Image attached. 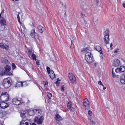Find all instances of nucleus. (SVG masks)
<instances>
[{
  "instance_id": "obj_1",
  "label": "nucleus",
  "mask_w": 125,
  "mask_h": 125,
  "mask_svg": "<svg viewBox=\"0 0 125 125\" xmlns=\"http://www.w3.org/2000/svg\"><path fill=\"white\" fill-rule=\"evenodd\" d=\"M12 81L10 78L4 79L2 83V85L5 88H7L10 87L12 84Z\"/></svg>"
},
{
  "instance_id": "obj_2",
  "label": "nucleus",
  "mask_w": 125,
  "mask_h": 125,
  "mask_svg": "<svg viewBox=\"0 0 125 125\" xmlns=\"http://www.w3.org/2000/svg\"><path fill=\"white\" fill-rule=\"evenodd\" d=\"M10 67L8 65H6L5 66L3 70L0 73V75L2 76L4 75H10L11 74L10 72Z\"/></svg>"
},
{
  "instance_id": "obj_3",
  "label": "nucleus",
  "mask_w": 125,
  "mask_h": 125,
  "mask_svg": "<svg viewBox=\"0 0 125 125\" xmlns=\"http://www.w3.org/2000/svg\"><path fill=\"white\" fill-rule=\"evenodd\" d=\"M85 59L89 63H92L93 61V56L90 52H88L85 53Z\"/></svg>"
},
{
  "instance_id": "obj_4",
  "label": "nucleus",
  "mask_w": 125,
  "mask_h": 125,
  "mask_svg": "<svg viewBox=\"0 0 125 125\" xmlns=\"http://www.w3.org/2000/svg\"><path fill=\"white\" fill-rule=\"evenodd\" d=\"M109 34V30L108 29H107L105 31L103 38L105 44H107L109 43L110 41Z\"/></svg>"
},
{
  "instance_id": "obj_5",
  "label": "nucleus",
  "mask_w": 125,
  "mask_h": 125,
  "mask_svg": "<svg viewBox=\"0 0 125 125\" xmlns=\"http://www.w3.org/2000/svg\"><path fill=\"white\" fill-rule=\"evenodd\" d=\"M83 106L84 109L86 110H88L90 108L89 103L87 99H85L83 100Z\"/></svg>"
},
{
  "instance_id": "obj_6",
  "label": "nucleus",
  "mask_w": 125,
  "mask_h": 125,
  "mask_svg": "<svg viewBox=\"0 0 125 125\" xmlns=\"http://www.w3.org/2000/svg\"><path fill=\"white\" fill-rule=\"evenodd\" d=\"M44 120L43 116H41L39 118L35 116L34 118V122H36L38 124H41L42 123Z\"/></svg>"
},
{
  "instance_id": "obj_7",
  "label": "nucleus",
  "mask_w": 125,
  "mask_h": 125,
  "mask_svg": "<svg viewBox=\"0 0 125 125\" xmlns=\"http://www.w3.org/2000/svg\"><path fill=\"white\" fill-rule=\"evenodd\" d=\"M30 35L32 38H34L35 39H37L40 41L39 36L37 33L35 32L34 30H32L31 31Z\"/></svg>"
},
{
  "instance_id": "obj_8",
  "label": "nucleus",
  "mask_w": 125,
  "mask_h": 125,
  "mask_svg": "<svg viewBox=\"0 0 125 125\" xmlns=\"http://www.w3.org/2000/svg\"><path fill=\"white\" fill-rule=\"evenodd\" d=\"M31 123L30 120L23 119L20 123V125H30Z\"/></svg>"
},
{
  "instance_id": "obj_9",
  "label": "nucleus",
  "mask_w": 125,
  "mask_h": 125,
  "mask_svg": "<svg viewBox=\"0 0 125 125\" xmlns=\"http://www.w3.org/2000/svg\"><path fill=\"white\" fill-rule=\"evenodd\" d=\"M12 102L14 105H18L20 104H22L24 103L22 101L19 100L17 98H14L12 100Z\"/></svg>"
},
{
  "instance_id": "obj_10",
  "label": "nucleus",
  "mask_w": 125,
  "mask_h": 125,
  "mask_svg": "<svg viewBox=\"0 0 125 125\" xmlns=\"http://www.w3.org/2000/svg\"><path fill=\"white\" fill-rule=\"evenodd\" d=\"M68 77L71 82L73 83H75L76 78L72 74L69 73Z\"/></svg>"
},
{
  "instance_id": "obj_11",
  "label": "nucleus",
  "mask_w": 125,
  "mask_h": 125,
  "mask_svg": "<svg viewBox=\"0 0 125 125\" xmlns=\"http://www.w3.org/2000/svg\"><path fill=\"white\" fill-rule=\"evenodd\" d=\"M125 71V66H121L119 68H117L115 70L116 73H122Z\"/></svg>"
},
{
  "instance_id": "obj_12",
  "label": "nucleus",
  "mask_w": 125,
  "mask_h": 125,
  "mask_svg": "<svg viewBox=\"0 0 125 125\" xmlns=\"http://www.w3.org/2000/svg\"><path fill=\"white\" fill-rule=\"evenodd\" d=\"M121 65V63L119 60L118 59H115L113 62V65L115 67H117Z\"/></svg>"
},
{
  "instance_id": "obj_13",
  "label": "nucleus",
  "mask_w": 125,
  "mask_h": 125,
  "mask_svg": "<svg viewBox=\"0 0 125 125\" xmlns=\"http://www.w3.org/2000/svg\"><path fill=\"white\" fill-rule=\"evenodd\" d=\"M8 105V104L4 102L1 101L0 102V107L3 109L7 108Z\"/></svg>"
},
{
  "instance_id": "obj_14",
  "label": "nucleus",
  "mask_w": 125,
  "mask_h": 125,
  "mask_svg": "<svg viewBox=\"0 0 125 125\" xmlns=\"http://www.w3.org/2000/svg\"><path fill=\"white\" fill-rule=\"evenodd\" d=\"M120 81L121 83L125 84V73L123 74L122 75L120 79Z\"/></svg>"
},
{
  "instance_id": "obj_15",
  "label": "nucleus",
  "mask_w": 125,
  "mask_h": 125,
  "mask_svg": "<svg viewBox=\"0 0 125 125\" xmlns=\"http://www.w3.org/2000/svg\"><path fill=\"white\" fill-rule=\"evenodd\" d=\"M33 111H34V112H35V113L38 115H41L42 112V110L39 109H34Z\"/></svg>"
},
{
  "instance_id": "obj_16",
  "label": "nucleus",
  "mask_w": 125,
  "mask_h": 125,
  "mask_svg": "<svg viewBox=\"0 0 125 125\" xmlns=\"http://www.w3.org/2000/svg\"><path fill=\"white\" fill-rule=\"evenodd\" d=\"M67 105L68 108L71 111H73V108L72 107L71 102H69L67 104Z\"/></svg>"
},
{
  "instance_id": "obj_17",
  "label": "nucleus",
  "mask_w": 125,
  "mask_h": 125,
  "mask_svg": "<svg viewBox=\"0 0 125 125\" xmlns=\"http://www.w3.org/2000/svg\"><path fill=\"white\" fill-rule=\"evenodd\" d=\"M0 47L7 50L8 49L9 47L8 46L6 45L4 46L3 43H0Z\"/></svg>"
},
{
  "instance_id": "obj_18",
  "label": "nucleus",
  "mask_w": 125,
  "mask_h": 125,
  "mask_svg": "<svg viewBox=\"0 0 125 125\" xmlns=\"http://www.w3.org/2000/svg\"><path fill=\"white\" fill-rule=\"evenodd\" d=\"M0 23L2 25H5L6 24V22L3 17H1L0 19Z\"/></svg>"
},
{
  "instance_id": "obj_19",
  "label": "nucleus",
  "mask_w": 125,
  "mask_h": 125,
  "mask_svg": "<svg viewBox=\"0 0 125 125\" xmlns=\"http://www.w3.org/2000/svg\"><path fill=\"white\" fill-rule=\"evenodd\" d=\"M39 32L42 33L44 31V29L41 25L38 26L37 27Z\"/></svg>"
},
{
  "instance_id": "obj_20",
  "label": "nucleus",
  "mask_w": 125,
  "mask_h": 125,
  "mask_svg": "<svg viewBox=\"0 0 125 125\" xmlns=\"http://www.w3.org/2000/svg\"><path fill=\"white\" fill-rule=\"evenodd\" d=\"M55 119L56 121H59L62 120V119L61 116L58 114H57L55 115Z\"/></svg>"
},
{
  "instance_id": "obj_21",
  "label": "nucleus",
  "mask_w": 125,
  "mask_h": 125,
  "mask_svg": "<svg viewBox=\"0 0 125 125\" xmlns=\"http://www.w3.org/2000/svg\"><path fill=\"white\" fill-rule=\"evenodd\" d=\"M27 49L28 51H26V52L30 56L32 53V49L27 48Z\"/></svg>"
},
{
  "instance_id": "obj_22",
  "label": "nucleus",
  "mask_w": 125,
  "mask_h": 125,
  "mask_svg": "<svg viewBox=\"0 0 125 125\" xmlns=\"http://www.w3.org/2000/svg\"><path fill=\"white\" fill-rule=\"evenodd\" d=\"M20 86H23V83L21 82H17L15 85V87H19Z\"/></svg>"
},
{
  "instance_id": "obj_23",
  "label": "nucleus",
  "mask_w": 125,
  "mask_h": 125,
  "mask_svg": "<svg viewBox=\"0 0 125 125\" xmlns=\"http://www.w3.org/2000/svg\"><path fill=\"white\" fill-rule=\"evenodd\" d=\"M91 49L89 47H86L83 48L82 50V52H85L90 51Z\"/></svg>"
},
{
  "instance_id": "obj_24",
  "label": "nucleus",
  "mask_w": 125,
  "mask_h": 125,
  "mask_svg": "<svg viewBox=\"0 0 125 125\" xmlns=\"http://www.w3.org/2000/svg\"><path fill=\"white\" fill-rule=\"evenodd\" d=\"M49 75L51 79H53L55 77V74L53 71H51V72Z\"/></svg>"
},
{
  "instance_id": "obj_25",
  "label": "nucleus",
  "mask_w": 125,
  "mask_h": 125,
  "mask_svg": "<svg viewBox=\"0 0 125 125\" xmlns=\"http://www.w3.org/2000/svg\"><path fill=\"white\" fill-rule=\"evenodd\" d=\"M88 119L90 123L93 125H95V122L91 119V117H88Z\"/></svg>"
},
{
  "instance_id": "obj_26",
  "label": "nucleus",
  "mask_w": 125,
  "mask_h": 125,
  "mask_svg": "<svg viewBox=\"0 0 125 125\" xmlns=\"http://www.w3.org/2000/svg\"><path fill=\"white\" fill-rule=\"evenodd\" d=\"M95 49L96 50L98 51L99 53L101 52V49L99 46H96Z\"/></svg>"
},
{
  "instance_id": "obj_27",
  "label": "nucleus",
  "mask_w": 125,
  "mask_h": 125,
  "mask_svg": "<svg viewBox=\"0 0 125 125\" xmlns=\"http://www.w3.org/2000/svg\"><path fill=\"white\" fill-rule=\"evenodd\" d=\"M1 62L2 63H6L8 62V60L5 58H2L1 60Z\"/></svg>"
},
{
  "instance_id": "obj_28",
  "label": "nucleus",
  "mask_w": 125,
  "mask_h": 125,
  "mask_svg": "<svg viewBox=\"0 0 125 125\" xmlns=\"http://www.w3.org/2000/svg\"><path fill=\"white\" fill-rule=\"evenodd\" d=\"M31 58L34 60L36 61V56L34 54H32L31 55Z\"/></svg>"
},
{
  "instance_id": "obj_29",
  "label": "nucleus",
  "mask_w": 125,
  "mask_h": 125,
  "mask_svg": "<svg viewBox=\"0 0 125 125\" xmlns=\"http://www.w3.org/2000/svg\"><path fill=\"white\" fill-rule=\"evenodd\" d=\"M46 70L47 71L48 73L49 74H50L51 72V69L50 68L48 67H47L46 68Z\"/></svg>"
},
{
  "instance_id": "obj_30",
  "label": "nucleus",
  "mask_w": 125,
  "mask_h": 125,
  "mask_svg": "<svg viewBox=\"0 0 125 125\" xmlns=\"http://www.w3.org/2000/svg\"><path fill=\"white\" fill-rule=\"evenodd\" d=\"M22 83L23 86H27L29 84V83H27L26 82H24Z\"/></svg>"
},
{
  "instance_id": "obj_31",
  "label": "nucleus",
  "mask_w": 125,
  "mask_h": 125,
  "mask_svg": "<svg viewBox=\"0 0 125 125\" xmlns=\"http://www.w3.org/2000/svg\"><path fill=\"white\" fill-rule=\"evenodd\" d=\"M34 109L32 110H30L29 111V113H31V115H33L34 114V113H35V112H34L33 110Z\"/></svg>"
},
{
  "instance_id": "obj_32",
  "label": "nucleus",
  "mask_w": 125,
  "mask_h": 125,
  "mask_svg": "<svg viewBox=\"0 0 125 125\" xmlns=\"http://www.w3.org/2000/svg\"><path fill=\"white\" fill-rule=\"evenodd\" d=\"M12 66V69H14L16 68V66L15 64L14 63H12L11 64Z\"/></svg>"
},
{
  "instance_id": "obj_33",
  "label": "nucleus",
  "mask_w": 125,
  "mask_h": 125,
  "mask_svg": "<svg viewBox=\"0 0 125 125\" xmlns=\"http://www.w3.org/2000/svg\"><path fill=\"white\" fill-rule=\"evenodd\" d=\"M47 96L48 98L50 99L52 97V95L51 93H48V94Z\"/></svg>"
},
{
  "instance_id": "obj_34",
  "label": "nucleus",
  "mask_w": 125,
  "mask_h": 125,
  "mask_svg": "<svg viewBox=\"0 0 125 125\" xmlns=\"http://www.w3.org/2000/svg\"><path fill=\"white\" fill-rule=\"evenodd\" d=\"M25 114L24 113H21V114H20V116L22 118H24L25 116Z\"/></svg>"
},
{
  "instance_id": "obj_35",
  "label": "nucleus",
  "mask_w": 125,
  "mask_h": 125,
  "mask_svg": "<svg viewBox=\"0 0 125 125\" xmlns=\"http://www.w3.org/2000/svg\"><path fill=\"white\" fill-rule=\"evenodd\" d=\"M17 19H18V22L20 23L21 24V21H20V17H19V14H18L17 15Z\"/></svg>"
},
{
  "instance_id": "obj_36",
  "label": "nucleus",
  "mask_w": 125,
  "mask_h": 125,
  "mask_svg": "<svg viewBox=\"0 0 125 125\" xmlns=\"http://www.w3.org/2000/svg\"><path fill=\"white\" fill-rule=\"evenodd\" d=\"M113 75V77L114 78H115V77H117V76H118V75H116L115 74V73H112Z\"/></svg>"
},
{
  "instance_id": "obj_37",
  "label": "nucleus",
  "mask_w": 125,
  "mask_h": 125,
  "mask_svg": "<svg viewBox=\"0 0 125 125\" xmlns=\"http://www.w3.org/2000/svg\"><path fill=\"white\" fill-rule=\"evenodd\" d=\"M88 114L90 116H91L92 115V112L90 110H89L88 112Z\"/></svg>"
},
{
  "instance_id": "obj_38",
  "label": "nucleus",
  "mask_w": 125,
  "mask_h": 125,
  "mask_svg": "<svg viewBox=\"0 0 125 125\" xmlns=\"http://www.w3.org/2000/svg\"><path fill=\"white\" fill-rule=\"evenodd\" d=\"M64 87H64V85H63L62 86L61 88V90L62 91V92L64 91Z\"/></svg>"
},
{
  "instance_id": "obj_39",
  "label": "nucleus",
  "mask_w": 125,
  "mask_h": 125,
  "mask_svg": "<svg viewBox=\"0 0 125 125\" xmlns=\"http://www.w3.org/2000/svg\"><path fill=\"white\" fill-rule=\"evenodd\" d=\"M99 53L100 54V57L101 58H102L103 57V54L102 53V51H101V53L100 52V53Z\"/></svg>"
},
{
  "instance_id": "obj_40",
  "label": "nucleus",
  "mask_w": 125,
  "mask_h": 125,
  "mask_svg": "<svg viewBox=\"0 0 125 125\" xmlns=\"http://www.w3.org/2000/svg\"><path fill=\"white\" fill-rule=\"evenodd\" d=\"M80 6L83 8L84 9H85V8H84V5L83 4L81 3L80 4Z\"/></svg>"
},
{
  "instance_id": "obj_41",
  "label": "nucleus",
  "mask_w": 125,
  "mask_h": 125,
  "mask_svg": "<svg viewBox=\"0 0 125 125\" xmlns=\"http://www.w3.org/2000/svg\"><path fill=\"white\" fill-rule=\"evenodd\" d=\"M119 49L118 48H117L115 50L114 52V53H116L118 52H119Z\"/></svg>"
},
{
  "instance_id": "obj_42",
  "label": "nucleus",
  "mask_w": 125,
  "mask_h": 125,
  "mask_svg": "<svg viewBox=\"0 0 125 125\" xmlns=\"http://www.w3.org/2000/svg\"><path fill=\"white\" fill-rule=\"evenodd\" d=\"M21 26L23 29V31H25L26 29L25 27V26L24 25H21Z\"/></svg>"
},
{
  "instance_id": "obj_43",
  "label": "nucleus",
  "mask_w": 125,
  "mask_h": 125,
  "mask_svg": "<svg viewBox=\"0 0 125 125\" xmlns=\"http://www.w3.org/2000/svg\"><path fill=\"white\" fill-rule=\"evenodd\" d=\"M81 16L82 19H83V18L84 17H85V15L82 14V13H81Z\"/></svg>"
},
{
  "instance_id": "obj_44",
  "label": "nucleus",
  "mask_w": 125,
  "mask_h": 125,
  "mask_svg": "<svg viewBox=\"0 0 125 125\" xmlns=\"http://www.w3.org/2000/svg\"><path fill=\"white\" fill-rule=\"evenodd\" d=\"M98 83L99 85H102L103 86L104 85L102 84V83L101 81H99L98 82Z\"/></svg>"
},
{
  "instance_id": "obj_45",
  "label": "nucleus",
  "mask_w": 125,
  "mask_h": 125,
  "mask_svg": "<svg viewBox=\"0 0 125 125\" xmlns=\"http://www.w3.org/2000/svg\"><path fill=\"white\" fill-rule=\"evenodd\" d=\"M3 115L1 111H0V117H3Z\"/></svg>"
},
{
  "instance_id": "obj_46",
  "label": "nucleus",
  "mask_w": 125,
  "mask_h": 125,
  "mask_svg": "<svg viewBox=\"0 0 125 125\" xmlns=\"http://www.w3.org/2000/svg\"><path fill=\"white\" fill-rule=\"evenodd\" d=\"M36 64L37 65H39V61L38 60H37L36 62Z\"/></svg>"
},
{
  "instance_id": "obj_47",
  "label": "nucleus",
  "mask_w": 125,
  "mask_h": 125,
  "mask_svg": "<svg viewBox=\"0 0 125 125\" xmlns=\"http://www.w3.org/2000/svg\"><path fill=\"white\" fill-rule=\"evenodd\" d=\"M74 47V45L72 43L71 45V48H73Z\"/></svg>"
},
{
  "instance_id": "obj_48",
  "label": "nucleus",
  "mask_w": 125,
  "mask_h": 125,
  "mask_svg": "<svg viewBox=\"0 0 125 125\" xmlns=\"http://www.w3.org/2000/svg\"><path fill=\"white\" fill-rule=\"evenodd\" d=\"M48 83L47 82H45L44 83V85H47V84H48Z\"/></svg>"
},
{
  "instance_id": "obj_49",
  "label": "nucleus",
  "mask_w": 125,
  "mask_h": 125,
  "mask_svg": "<svg viewBox=\"0 0 125 125\" xmlns=\"http://www.w3.org/2000/svg\"><path fill=\"white\" fill-rule=\"evenodd\" d=\"M122 5L123 7L125 8V3H124Z\"/></svg>"
},
{
  "instance_id": "obj_50",
  "label": "nucleus",
  "mask_w": 125,
  "mask_h": 125,
  "mask_svg": "<svg viewBox=\"0 0 125 125\" xmlns=\"http://www.w3.org/2000/svg\"><path fill=\"white\" fill-rule=\"evenodd\" d=\"M4 12V10H2L1 12V14L3 13Z\"/></svg>"
},
{
  "instance_id": "obj_51",
  "label": "nucleus",
  "mask_w": 125,
  "mask_h": 125,
  "mask_svg": "<svg viewBox=\"0 0 125 125\" xmlns=\"http://www.w3.org/2000/svg\"><path fill=\"white\" fill-rule=\"evenodd\" d=\"M113 46V44L112 43H111L110 45V47H111Z\"/></svg>"
},
{
  "instance_id": "obj_52",
  "label": "nucleus",
  "mask_w": 125,
  "mask_h": 125,
  "mask_svg": "<svg viewBox=\"0 0 125 125\" xmlns=\"http://www.w3.org/2000/svg\"><path fill=\"white\" fill-rule=\"evenodd\" d=\"M106 88L105 87L103 86V89L104 90H105L106 89Z\"/></svg>"
},
{
  "instance_id": "obj_53",
  "label": "nucleus",
  "mask_w": 125,
  "mask_h": 125,
  "mask_svg": "<svg viewBox=\"0 0 125 125\" xmlns=\"http://www.w3.org/2000/svg\"><path fill=\"white\" fill-rule=\"evenodd\" d=\"M121 60L125 63V60H124L123 59H121Z\"/></svg>"
},
{
  "instance_id": "obj_54",
  "label": "nucleus",
  "mask_w": 125,
  "mask_h": 125,
  "mask_svg": "<svg viewBox=\"0 0 125 125\" xmlns=\"http://www.w3.org/2000/svg\"><path fill=\"white\" fill-rule=\"evenodd\" d=\"M114 68H113L112 69V73H114V72H113V70H114Z\"/></svg>"
},
{
  "instance_id": "obj_55",
  "label": "nucleus",
  "mask_w": 125,
  "mask_h": 125,
  "mask_svg": "<svg viewBox=\"0 0 125 125\" xmlns=\"http://www.w3.org/2000/svg\"><path fill=\"white\" fill-rule=\"evenodd\" d=\"M99 2V0H96V2L97 3H98Z\"/></svg>"
},
{
  "instance_id": "obj_56",
  "label": "nucleus",
  "mask_w": 125,
  "mask_h": 125,
  "mask_svg": "<svg viewBox=\"0 0 125 125\" xmlns=\"http://www.w3.org/2000/svg\"><path fill=\"white\" fill-rule=\"evenodd\" d=\"M56 125H61V124L60 123L56 124Z\"/></svg>"
},
{
  "instance_id": "obj_57",
  "label": "nucleus",
  "mask_w": 125,
  "mask_h": 125,
  "mask_svg": "<svg viewBox=\"0 0 125 125\" xmlns=\"http://www.w3.org/2000/svg\"><path fill=\"white\" fill-rule=\"evenodd\" d=\"M13 1H18L19 0H12Z\"/></svg>"
},
{
  "instance_id": "obj_58",
  "label": "nucleus",
  "mask_w": 125,
  "mask_h": 125,
  "mask_svg": "<svg viewBox=\"0 0 125 125\" xmlns=\"http://www.w3.org/2000/svg\"><path fill=\"white\" fill-rule=\"evenodd\" d=\"M31 125H36L34 123H33Z\"/></svg>"
},
{
  "instance_id": "obj_59",
  "label": "nucleus",
  "mask_w": 125,
  "mask_h": 125,
  "mask_svg": "<svg viewBox=\"0 0 125 125\" xmlns=\"http://www.w3.org/2000/svg\"><path fill=\"white\" fill-rule=\"evenodd\" d=\"M84 22L85 24L86 23H87L86 22L85 20L84 21Z\"/></svg>"
},
{
  "instance_id": "obj_60",
  "label": "nucleus",
  "mask_w": 125,
  "mask_h": 125,
  "mask_svg": "<svg viewBox=\"0 0 125 125\" xmlns=\"http://www.w3.org/2000/svg\"><path fill=\"white\" fill-rule=\"evenodd\" d=\"M28 102L27 103L28 104L29 103H30V102L29 101V100H28Z\"/></svg>"
},
{
  "instance_id": "obj_61",
  "label": "nucleus",
  "mask_w": 125,
  "mask_h": 125,
  "mask_svg": "<svg viewBox=\"0 0 125 125\" xmlns=\"http://www.w3.org/2000/svg\"><path fill=\"white\" fill-rule=\"evenodd\" d=\"M25 47L26 48V49H27V47H26V45H25Z\"/></svg>"
},
{
  "instance_id": "obj_62",
  "label": "nucleus",
  "mask_w": 125,
  "mask_h": 125,
  "mask_svg": "<svg viewBox=\"0 0 125 125\" xmlns=\"http://www.w3.org/2000/svg\"><path fill=\"white\" fill-rule=\"evenodd\" d=\"M56 83L57 84V85H58V84L59 83Z\"/></svg>"
},
{
  "instance_id": "obj_63",
  "label": "nucleus",
  "mask_w": 125,
  "mask_h": 125,
  "mask_svg": "<svg viewBox=\"0 0 125 125\" xmlns=\"http://www.w3.org/2000/svg\"><path fill=\"white\" fill-rule=\"evenodd\" d=\"M60 3L62 4V5H63L62 4V2H60Z\"/></svg>"
},
{
  "instance_id": "obj_64",
  "label": "nucleus",
  "mask_w": 125,
  "mask_h": 125,
  "mask_svg": "<svg viewBox=\"0 0 125 125\" xmlns=\"http://www.w3.org/2000/svg\"><path fill=\"white\" fill-rule=\"evenodd\" d=\"M90 9V8H88V9L89 10Z\"/></svg>"
}]
</instances>
